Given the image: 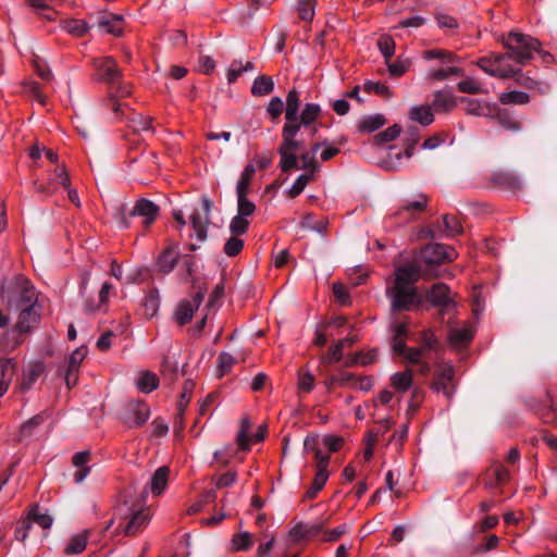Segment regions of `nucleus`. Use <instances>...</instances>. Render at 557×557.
I'll return each instance as SVG.
<instances>
[{"mask_svg":"<svg viewBox=\"0 0 557 557\" xmlns=\"http://www.w3.org/2000/svg\"><path fill=\"white\" fill-rule=\"evenodd\" d=\"M274 83L272 77L267 75L258 76L252 84L251 94L253 96H265L273 91Z\"/></svg>","mask_w":557,"mask_h":557,"instance_id":"33","label":"nucleus"},{"mask_svg":"<svg viewBox=\"0 0 557 557\" xmlns=\"http://www.w3.org/2000/svg\"><path fill=\"white\" fill-rule=\"evenodd\" d=\"M150 414L149 407L144 401H129L122 414L123 422L128 428H140L146 423Z\"/></svg>","mask_w":557,"mask_h":557,"instance_id":"9","label":"nucleus"},{"mask_svg":"<svg viewBox=\"0 0 557 557\" xmlns=\"http://www.w3.org/2000/svg\"><path fill=\"white\" fill-rule=\"evenodd\" d=\"M244 248V240L238 238V236L230 237L224 245V252L228 257L237 256Z\"/></svg>","mask_w":557,"mask_h":557,"instance_id":"59","label":"nucleus"},{"mask_svg":"<svg viewBox=\"0 0 557 557\" xmlns=\"http://www.w3.org/2000/svg\"><path fill=\"white\" fill-rule=\"evenodd\" d=\"M386 124V119L383 114H372L363 116L358 124L360 133H373Z\"/></svg>","mask_w":557,"mask_h":557,"instance_id":"22","label":"nucleus"},{"mask_svg":"<svg viewBox=\"0 0 557 557\" xmlns=\"http://www.w3.org/2000/svg\"><path fill=\"white\" fill-rule=\"evenodd\" d=\"M29 519L33 522L38 523L41 528L48 529L52 524V517L47 512H41L38 506H35L29 512Z\"/></svg>","mask_w":557,"mask_h":557,"instance_id":"50","label":"nucleus"},{"mask_svg":"<svg viewBox=\"0 0 557 557\" xmlns=\"http://www.w3.org/2000/svg\"><path fill=\"white\" fill-rule=\"evenodd\" d=\"M329 221L326 219L317 220L312 213H307L301 222L300 226L310 231H314L321 235H324L327 231Z\"/></svg>","mask_w":557,"mask_h":557,"instance_id":"30","label":"nucleus"},{"mask_svg":"<svg viewBox=\"0 0 557 557\" xmlns=\"http://www.w3.org/2000/svg\"><path fill=\"white\" fill-rule=\"evenodd\" d=\"M310 180V174L299 175L288 191L289 197L295 198L299 196L304 191Z\"/></svg>","mask_w":557,"mask_h":557,"instance_id":"62","label":"nucleus"},{"mask_svg":"<svg viewBox=\"0 0 557 557\" xmlns=\"http://www.w3.org/2000/svg\"><path fill=\"white\" fill-rule=\"evenodd\" d=\"M249 221L246 218L235 215L230 223V232L233 236H239L248 231Z\"/></svg>","mask_w":557,"mask_h":557,"instance_id":"52","label":"nucleus"},{"mask_svg":"<svg viewBox=\"0 0 557 557\" xmlns=\"http://www.w3.org/2000/svg\"><path fill=\"white\" fill-rule=\"evenodd\" d=\"M432 109L437 113H446L456 107V99L453 91L448 88L437 90L434 92Z\"/></svg>","mask_w":557,"mask_h":557,"instance_id":"16","label":"nucleus"},{"mask_svg":"<svg viewBox=\"0 0 557 557\" xmlns=\"http://www.w3.org/2000/svg\"><path fill=\"white\" fill-rule=\"evenodd\" d=\"M363 90L368 94L374 92L376 95L383 96V97H389L391 90L389 88L379 82H371L368 81L363 84Z\"/></svg>","mask_w":557,"mask_h":557,"instance_id":"63","label":"nucleus"},{"mask_svg":"<svg viewBox=\"0 0 557 557\" xmlns=\"http://www.w3.org/2000/svg\"><path fill=\"white\" fill-rule=\"evenodd\" d=\"M232 542L236 550H248L253 544L252 534L249 532L234 534Z\"/></svg>","mask_w":557,"mask_h":557,"instance_id":"49","label":"nucleus"},{"mask_svg":"<svg viewBox=\"0 0 557 557\" xmlns=\"http://www.w3.org/2000/svg\"><path fill=\"white\" fill-rule=\"evenodd\" d=\"M277 152L281 156L278 166L283 172L288 173L292 170L299 169L298 156L295 152L283 151L278 149Z\"/></svg>","mask_w":557,"mask_h":557,"instance_id":"39","label":"nucleus"},{"mask_svg":"<svg viewBox=\"0 0 557 557\" xmlns=\"http://www.w3.org/2000/svg\"><path fill=\"white\" fill-rule=\"evenodd\" d=\"M393 335H392V349L393 352H401L406 348V337L408 334L406 323L399 322L395 323L392 326Z\"/></svg>","mask_w":557,"mask_h":557,"instance_id":"24","label":"nucleus"},{"mask_svg":"<svg viewBox=\"0 0 557 557\" xmlns=\"http://www.w3.org/2000/svg\"><path fill=\"white\" fill-rule=\"evenodd\" d=\"M300 107V95L297 90L293 89L286 97L285 120L286 123H294L298 120V111Z\"/></svg>","mask_w":557,"mask_h":557,"instance_id":"21","label":"nucleus"},{"mask_svg":"<svg viewBox=\"0 0 557 557\" xmlns=\"http://www.w3.org/2000/svg\"><path fill=\"white\" fill-rule=\"evenodd\" d=\"M454 257L455 250L451 247L433 243L424 246L414 259L424 267L425 278H432L441 275L437 267L446 261H451Z\"/></svg>","mask_w":557,"mask_h":557,"instance_id":"3","label":"nucleus"},{"mask_svg":"<svg viewBox=\"0 0 557 557\" xmlns=\"http://www.w3.org/2000/svg\"><path fill=\"white\" fill-rule=\"evenodd\" d=\"M504 46L509 51L510 59L521 65L532 59L533 52L542 53L537 39L518 32H510L504 39Z\"/></svg>","mask_w":557,"mask_h":557,"instance_id":"4","label":"nucleus"},{"mask_svg":"<svg viewBox=\"0 0 557 557\" xmlns=\"http://www.w3.org/2000/svg\"><path fill=\"white\" fill-rule=\"evenodd\" d=\"M448 338L454 347L459 348L468 345L472 341L473 332L469 327L451 329Z\"/></svg>","mask_w":557,"mask_h":557,"instance_id":"29","label":"nucleus"},{"mask_svg":"<svg viewBox=\"0 0 557 557\" xmlns=\"http://www.w3.org/2000/svg\"><path fill=\"white\" fill-rule=\"evenodd\" d=\"M2 302L9 311L18 314L13 332L14 343L0 344L2 349L15 348L23 341V334L29 333L38 323L41 314V307L37 302L36 290L29 281L22 275L12 280L4 278L0 287Z\"/></svg>","mask_w":557,"mask_h":557,"instance_id":"1","label":"nucleus"},{"mask_svg":"<svg viewBox=\"0 0 557 557\" xmlns=\"http://www.w3.org/2000/svg\"><path fill=\"white\" fill-rule=\"evenodd\" d=\"M433 111L434 110L430 106H417L411 108L409 116L411 120L426 126L434 121Z\"/></svg>","mask_w":557,"mask_h":557,"instance_id":"26","label":"nucleus"},{"mask_svg":"<svg viewBox=\"0 0 557 557\" xmlns=\"http://www.w3.org/2000/svg\"><path fill=\"white\" fill-rule=\"evenodd\" d=\"M235 358L228 352H221L218 357V372L219 376H223L231 371Z\"/></svg>","mask_w":557,"mask_h":557,"instance_id":"60","label":"nucleus"},{"mask_svg":"<svg viewBox=\"0 0 557 557\" xmlns=\"http://www.w3.org/2000/svg\"><path fill=\"white\" fill-rule=\"evenodd\" d=\"M496 120L507 131L519 132L521 129V124L513 120L509 112L506 110H498L496 113Z\"/></svg>","mask_w":557,"mask_h":557,"instance_id":"44","label":"nucleus"},{"mask_svg":"<svg viewBox=\"0 0 557 557\" xmlns=\"http://www.w3.org/2000/svg\"><path fill=\"white\" fill-rule=\"evenodd\" d=\"M298 15L302 21L310 22L314 16V8L310 0H300L297 7Z\"/></svg>","mask_w":557,"mask_h":557,"instance_id":"61","label":"nucleus"},{"mask_svg":"<svg viewBox=\"0 0 557 557\" xmlns=\"http://www.w3.org/2000/svg\"><path fill=\"white\" fill-rule=\"evenodd\" d=\"M327 521L329 517L313 522H298L290 529L289 535L296 541L313 539L323 532Z\"/></svg>","mask_w":557,"mask_h":557,"instance_id":"10","label":"nucleus"},{"mask_svg":"<svg viewBox=\"0 0 557 557\" xmlns=\"http://www.w3.org/2000/svg\"><path fill=\"white\" fill-rule=\"evenodd\" d=\"M86 356V349L84 347H79L75 349L66 361V368L70 369L71 372H77L79 364L84 360Z\"/></svg>","mask_w":557,"mask_h":557,"instance_id":"58","label":"nucleus"},{"mask_svg":"<svg viewBox=\"0 0 557 557\" xmlns=\"http://www.w3.org/2000/svg\"><path fill=\"white\" fill-rule=\"evenodd\" d=\"M461 102H467L468 107L466 109L468 114L475 115V116H492L491 108L488 106H482L480 101L475 99H469L466 97L461 98Z\"/></svg>","mask_w":557,"mask_h":557,"instance_id":"40","label":"nucleus"},{"mask_svg":"<svg viewBox=\"0 0 557 557\" xmlns=\"http://www.w3.org/2000/svg\"><path fill=\"white\" fill-rule=\"evenodd\" d=\"M300 159L301 161V166H299V169H304L308 172H311V173H314V172H318L319 169H320V164L319 162L317 161L315 159V156L309 151L307 152H302L299 157H298V160Z\"/></svg>","mask_w":557,"mask_h":557,"instance_id":"55","label":"nucleus"},{"mask_svg":"<svg viewBox=\"0 0 557 557\" xmlns=\"http://www.w3.org/2000/svg\"><path fill=\"white\" fill-rule=\"evenodd\" d=\"M123 22L122 15L106 13L99 20V27L104 28L109 34L121 36L123 33Z\"/></svg>","mask_w":557,"mask_h":557,"instance_id":"19","label":"nucleus"},{"mask_svg":"<svg viewBox=\"0 0 557 557\" xmlns=\"http://www.w3.org/2000/svg\"><path fill=\"white\" fill-rule=\"evenodd\" d=\"M494 183L510 190L521 188L520 178L511 172H499L494 175Z\"/></svg>","mask_w":557,"mask_h":557,"instance_id":"32","label":"nucleus"},{"mask_svg":"<svg viewBox=\"0 0 557 557\" xmlns=\"http://www.w3.org/2000/svg\"><path fill=\"white\" fill-rule=\"evenodd\" d=\"M45 413L40 412L27 421H25L20 428V436L18 441H23L26 437H29L34 434V431L44 423Z\"/></svg>","mask_w":557,"mask_h":557,"instance_id":"34","label":"nucleus"},{"mask_svg":"<svg viewBox=\"0 0 557 557\" xmlns=\"http://www.w3.org/2000/svg\"><path fill=\"white\" fill-rule=\"evenodd\" d=\"M428 206V198L425 195L420 194L418 196V199L413 201H406L399 210L396 212V215L406 221H412L416 220L417 216L425 210Z\"/></svg>","mask_w":557,"mask_h":557,"instance_id":"13","label":"nucleus"},{"mask_svg":"<svg viewBox=\"0 0 557 557\" xmlns=\"http://www.w3.org/2000/svg\"><path fill=\"white\" fill-rule=\"evenodd\" d=\"M457 88L460 92L479 95L483 92L480 84L473 78H466L457 84Z\"/></svg>","mask_w":557,"mask_h":557,"instance_id":"57","label":"nucleus"},{"mask_svg":"<svg viewBox=\"0 0 557 557\" xmlns=\"http://www.w3.org/2000/svg\"><path fill=\"white\" fill-rule=\"evenodd\" d=\"M237 196V215L247 218L255 213L256 205L251 202L247 195H236Z\"/></svg>","mask_w":557,"mask_h":557,"instance_id":"45","label":"nucleus"},{"mask_svg":"<svg viewBox=\"0 0 557 557\" xmlns=\"http://www.w3.org/2000/svg\"><path fill=\"white\" fill-rule=\"evenodd\" d=\"M33 65L36 74L44 81L50 82L53 77V74L50 67L47 65L44 59L39 57H35L33 60Z\"/></svg>","mask_w":557,"mask_h":557,"instance_id":"53","label":"nucleus"},{"mask_svg":"<svg viewBox=\"0 0 557 557\" xmlns=\"http://www.w3.org/2000/svg\"><path fill=\"white\" fill-rule=\"evenodd\" d=\"M159 380L156 374L145 372L137 383L138 388L144 393H150L158 387Z\"/></svg>","mask_w":557,"mask_h":557,"instance_id":"46","label":"nucleus"},{"mask_svg":"<svg viewBox=\"0 0 557 557\" xmlns=\"http://www.w3.org/2000/svg\"><path fill=\"white\" fill-rule=\"evenodd\" d=\"M150 516L146 510L140 509L132 513L129 521L124 525L123 532L127 536H134L141 532L148 524Z\"/></svg>","mask_w":557,"mask_h":557,"instance_id":"17","label":"nucleus"},{"mask_svg":"<svg viewBox=\"0 0 557 557\" xmlns=\"http://www.w3.org/2000/svg\"><path fill=\"white\" fill-rule=\"evenodd\" d=\"M425 299L433 307L440 309V314L443 317L455 308L456 304L450 296L449 287L444 283H435L425 292Z\"/></svg>","mask_w":557,"mask_h":557,"instance_id":"6","label":"nucleus"},{"mask_svg":"<svg viewBox=\"0 0 557 557\" xmlns=\"http://www.w3.org/2000/svg\"><path fill=\"white\" fill-rule=\"evenodd\" d=\"M519 73L515 75L517 84L528 89H536L540 94H545L548 90V85L535 81L534 78L522 73L520 69H517Z\"/></svg>","mask_w":557,"mask_h":557,"instance_id":"35","label":"nucleus"},{"mask_svg":"<svg viewBox=\"0 0 557 557\" xmlns=\"http://www.w3.org/2000/svg\"><path fill=\"white\" fill-rule=\"evenodd\" d=\"M88 531L74 535L65 547V554L76 555L84 552L88 542Z\"/></svg>","mask_w":557,"mask_h":557,"instance_id":"36","label":"nucleus"},{"mask_svg":"<svg viewBox=\"0 0 557 557\" xmlns=\"http://www.w3.org/2000/svg\"><path fill=\"white\" fill-rule=\"evenodd\" d=\"M160 207L148 200L146 198H141L137 200L135 206L129 210L128 216H141L144 218V224L146 226L151 225L157 216L159 215Z\"/></svg>","mask_w":557,"mask_h":557,"instance_id":"12","label":"nucleus"},{"mask_svg":"<svg viewBox=\"0 0 557 557\" xmlns=\"http://www.w3.org/2000/svg\"><path fill=\"white\" fill-rule=\"evenodd\" d=\"M45 369L46 367L41 361L30 363L27 370L24 372L21 388L23 391H28L37 381V379L45 372Z\"/></svg>","mask_w":557,"mask_h":557,"instance_id":"20","label":"nucleus"},{"mask_svg":"<svg viewBox=\"0 0 557 557\" xmlns=\"http://www.w3.org/2000/svg\"><path fill=\"white\" fill-rule=\"evenodd\" d=\"M62 28L75 37H83L90 29V25L84 20L70 18L63 21Z\"/></svg>","mask_w":557,"mask_h":557,"instance_id":"28","label":"nucleus"},{"mask_svg":"<svg viewBox=\"0 0 557 557\" xmlns=\"http://www.w3.org/2000/svg\"><path fill=\"white\" fill-rule=\"evenodd\" d=\"M169 474V467H159L152 474L150 482L146 485L144 493L147 494V487L150 485L151 493L156 496L160 495L166 487Z\"/></svg>","mask_w":557,"mask_h":557,"instance_id":"18","label":"nucleus"},{"mask_svg":"<svg viewBox=\"0 0 557 557\" xmlns=\"http://www.w3.org/2000/svg\"><path fill=\"white\" fill-rule=\"evenodd\" d=\"M392 386L400 393L408 391L412 385V371L396 372L391 376Z\"/></svg>","mask_w":557,"mask_h":557,"instance_id":"31","label":"nucleus"},{"mask_svg":"<svg viewBox=\"0 0 557 557\" xmlns=\"http://www.w3.org/2000/svg\"><path fill=\"white\" fill-rule=\"evenodd\" d=\"M330 463V455H325L323 453L315 451V468L317 472L313 478L312 484L307 490L305 497L308 499H313L317 497L318 493L324 487L327 479H329V467Z\"/></svg>","mask_w":557,"mask_h":557,"instance_id":"8","label":"nucleus"},{"mask_svg":"<svg viewBox=\"0 0 557 557\" xmlns=\"http://www.w3.org/2000/svg\"><path fill=\"white\" fill-rule=\"evenodd\" d=\"M131 127L135 133L146 132L151 129L152 117L136 114L131 120Z\"/></svg>","mask_w":557,"mask_h":557,"instance_id":"54","label":"nucleus"},{"mask_svg":"<svg viewBox=\"0 0 557 557\" xmlns=\"http://www.w3.org/2000/svg\"><path fill=\"white\" fill-rule=\"evenodd\" d=\"M420 277H425V271L416 259L411 263L396 268L393 284L385 290L386 297L391 300L392 312L410 311L420 307L422 298L414 286Z\"/></svg>","mask_w":557,"mask_h":557,"instance_id":"2","label":"nucleus"},{"mask_svg":"<svg viewBox=\"0 0 557 557\" xmlns=\"http://www.w3.org/2000/svg\"><path fill=\"white\" fill-rule=\"evenodd\" d=\"M425 60H440L443 65L455 64L459 61L458 57L451 51L444 49H432L423 52Z\"/></svg>","mask_w":557,"mask_h":557,"instance_id":"27","label":"nucleus"},{"mask_svg":"<svg viewBox=\"0 0 557 557\" xmlns=\"http://www.w3.org/2000/svg\"><path fill=\"white\" fill-rule=\"evenodd\" d=\"M299 131V126L295 123H285L282 128L283 141L280 145L278 150L294 152L300 149L302 143L295 138Z\"/></svg>","mask_w":557,"mask_h":557,"instance_id":"14","label":"nucleus"},{"mask_svg":"<svg viewBox=\"0 0 557 557\" xmlns=\"http://www.w3.org/2000/svg\"><path fill=\"white\" fill-rule=\"evenodd\" d=\"M547 396L549 398V404L547 406H543L542 411H539L540 417L545 423L557 420V405L550 398L549 394H547Z\"/></svg>","mask_w":557,"mask_h":557,"instance_id":"64","label":"nucleus"},{"mask_svg":"<svg viewBox=\"0 0 557 557\" xmlns=\"http://www.w3.org/2000/svg\"><path fill=\"white\" fill-rule=\"evenodd\" d=\"M443 231L446 237H454L462 233V226L456 216L445 214L443 216Z\"/></svg>","mask_w":557,"mask_h":557,"instance_id":"41","label":"nucleus"},{"mask_svg":"<svg viewBox=\"0 0 557 557\" xmlns=\"http://www.w3.org/2000/svg\"><path fill=\"white\" fill-rule=\"evenodd\" d=\"M377 47L381 53L386 59V62L391 60L395 51V41L388 35H382L377 40Z\"/></svg>","mask_w":557,"mask_h":557,"instance_id":"47","label":"nucleus"},{"mask_svg":"<svg viewBox=\"0 0 557 557\" xmlns=\"http://www.w3.org/2000/svg\"><path fill=\"white\" fill-rule=\"evenodd\" d=\"M455 368L450 363H438V368L434 374L431 388L437 393L442 392L450 399L456 391L454 383Z\"/></svg>","mask_w":557,"mask_h":557,"instance_id":"7","label":"nucleus"},{"mask_svg":"<svg viewBox=\"0 0 557 557\" xmlns=\"http://www.w3.org/2000/svg\"><path fill=\"white\" fill-rule=\"evenodd\" d=\"M195 307L193 306V302L189 300L182 301L176 311H175V318L180 325H185L188 323L194 314Z\"/></svg>","mask_w":557,"mask_h":557,"instance_id":"37","label":"nucleus"},{"mask_svg":"<svg viewBox=\"0 0 557 557\" xmlns=\"http://www.w3.org/2000/svg\"><path fill=\"white\" fill-rule=\"evenodd\" d=\"M499 101L503 104H525L530 101V97L523 91L512 90L502 94Z\"/></svg>","mask_w":557,"mask_h":557,"instance_id":"43","label":"nucleus"},{"mask_svg":"<svg viewBox=\"0 0 557 557\" xmlns=\"http://www.w3.org/2000/svg\"><path fill=\"white\" fill-rule=\"evenodd\" d=\"M400 126L397 124H394L393 126L386 128L385 131L376 134L374 136V140L377 145H383L389 141H393L396 139L400 134Z\"/></svg>","mask_w":557,"mask_h":557,"instance_id":"48","label":"nucleus"},{"mask_svg":"<svg viewBox=\"0 0 557 557\" xmlns=\"http://www.w3.org/2000/svg\"><path fill=\"white\" fill-rule=\"evenodd\" d=\"M180 258L181 252L178 249V245L174 242H170L158 257V271L161 272L162 274L171 273L178 263Z\"/></svg>","mask_w":557,"mask_h":557,"instance_id":"11","label":"nucleus"},{"mask_svg":"<svg viewBox=\"0 0 557 557\" xmlns=\"http://www.w3.org/2000/svg\"><path fill=\"white\" fill-rule=\"evenodd\" d=\"M255 174V168L252 164H248L237 182L236 195H248L251 178Z\"/></svg>","mask_w":557,"mask_h":557,"instance_id":"38","label":"nucleus"},{"mask_svg":"<svg viewBox=\"0 0 557 557\" xmlns=\"http://www.w3.org/2000/svg\"><path fill=\"white\" fill-rule=\"evenodd\" d=\"M449 76L462 77L465 76V71L455 66L454 64L445 65L443 67L434 69L429 72V78L435 81H445Z\"/></svg>","mask_w":557,"mask_h":557,"instance_id":"25","label":"nucleus"},{"mask_svg":"<svg viewBox=\"0 0 557 557\" xmlns=\"http://www.w3.org/2000/svg\"><path fill=\"white\" fill-rule=\"evenodd\" d=\"M320 113L321 108L319 104L307 103L300 115L298 114V120H296L294 123L299 126V129L301 126L309 127L317 120Z\"/></svg>","mask_w":557,"mask_h":557,"instance_id":"23","label":"nucleus"},{"mask_svg":"<svg viewBox=\"0 0 557 557\" xmlns=\"http://www.w3.org/2000/svg\"><path fill=\"white\" fill-rule=\"evenodd\" d=\"M478 65L488 75L499 78H511L519 73V71L515 70L512 66H495V64L492 62V59L487 57L481 58L478 61Z\"/></svg>","mask_w":557,"mask_h":557,"instance_id":"15","label":"nucleus"},{"mask_svg":"<svg viewBox=\"0 0 557 557\" xmlns=\"http://www.w3.org/2000/svg\"><path fill=\"white\" fill-rule=\"evenodd\" d=\"M420 343V348H422L423 352L436 351L440 348V342L431 331H425L421 334Z\"/></svg>","mask_w":557,"mask_h":557,"instance_id":"51","label":"nucleus"},{"mask_svg":"<svg viewBox=\"0 0 557 557\" xmlns=\"http://www.w3.org/2000/svg\"><path fill=\"white\" fill-rule=\"evenodd\" d=\"M91 64L97 72L95 79L107 83L110 87L115 86L123 77L122 70L112 57L92 59Z\"/></svg>","mask_w":557,"mask_h":557,"instance_id":"5","label":"nucleus"},{"mask_svg":"<svg viewBox=\"0 0 557 557\" xmlns=\"http://www.w3.org/2000/svg\"><path fill=\"white\" fill-rule=\"evenodd\" d=\"M159 292L158 289H151L145 297L143 306L145 308V314L152 318L159 309Z\"/></svg>","mask_w":557,"mask_h":557,"instance_id":"42","label":"nucleus"},{"mask_svg":"<svg viewBox=\"0 0 557 557\" xmlns=\"http://www.w3.org/2000/svg\"><path fill=\"white\" fill-rule=\"evenodd\" d=\"M15 373V363L13 359L0 358V380L11 382Z\"/></svg>","mask_w":557,"mask_h":557,"instance_id":"56","label":"nucleus"}]
</instances>
